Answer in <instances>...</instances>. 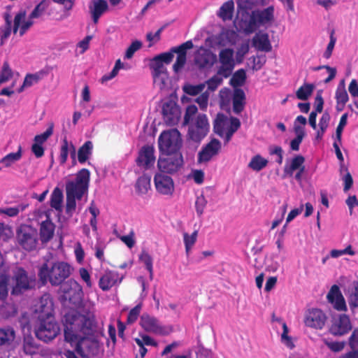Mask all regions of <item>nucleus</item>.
<instances>
[{"label":"nucleus","instance_id":"24","mask_svg":"<svg viewBox=\"0 0 358 358\" xmlns=\"http://www.w3.org/2000/svg\"><path fill=\"white\" fill-rule=\"evenodd\" d=\"M217 61V56L208 50L203 49L195 57V63L200 69L212 66Z\"/></svg>","mask_w":358,"mask_h":358},{"label":"nucleus","instance_id":"30","mask_svg":"<svg viewBox=\"0 0 358 358\" xmlns=\"http://www.w3.org/2000/svg\"><path fill=\"white\" fill-rule=\"evenodd\" d=\"M254 46L258 50L264 52H270L272 49L268 35L267 34H257L252 40Z\"/></svg>","mask_w":358,"mask_h":358},{"label":"nucleus","instance_id":"18","mask_svg":"<svg viewBox=\"0 0 358 358\" xmlns=\"http://www.w3.org/2000/svg\"><path fill=\"white\" fill-rule=\"evenodd\" d=\"M155 185L157 191L163 195H172L174 192V183L173 179L162 173L155 174L154 178Z\"/></svg>","mask_w":358,"mask_h":358},{"label":"nucleus","instance_id":"60","mask_svg":"<svg viewBox=\"0 0 358 358\" xmlns=\"http://www.w3.org/2000/svg\"><path fill=\"white\" fill-rule=\"evenodd\" d=\"M197 110V107L195 105L188 106L184 116V124H189L190 121L193 120V117L196 115Z\"/></svg>","mask_w":358,"mask_h":358},{"label":"nucleus","instance_id":"46","mask_svg":"<svg viewBox=\"0 0 358 358\" xmlns=\"http://www.w3.org/2000/svg\"><path fill=\"white\" fill-rule=\"evenodd\" d=\"M198 236V231L195 230L191 235L183 233V241L185 246L186 253L188 254L193 245L195 244Z\"/></svg>","mask_w":358,"mask_h":358},{"label":"nucleus","instance_id":"13","mask_svg":"<svg viewBox=\"0 0 358 358\" xmlns=\"http://www.w3.org/2000/svg\"><path fill=\"white\" fill-rule=\"evenodd\" d=\"M162 113L163 120L167 125H175L179 122L181 112L176 101L166 100L162 104Z\"/></svg>","mask_w":358,"mask_h":358},{"label":"nucleus","instance_id":"34","mask_svg":"<svg viewBox=\"0 0 358 358\" xmlns=\"http://www.w3.org/2000/svg\"><path fill=\"white\" fill-rule=\"evenodd\" d=\"M63 192L59 187H55L50 196V206L61 213L62 211Z\"/></svg>","mask_w":358,"mask_h":358},{"label":"nucleus","instance_id":"62","mask_svg":"<svg viewBox=\"0 0 358 358\" xmlns=\"http://www.w3.org/2000/svg\"><path fill=\"white\" fill-rule=\"evenodd\" d=\"M13 76L12 71L9 67L7 62L3 65L2 71L0 73V83H3L8 81Z\"/></svg>","mask_w":358,"mask_h":358},{"label":"nucleus","instance_id":"64","mask_svg":"<svg viewBox=\"0 0 358 358\" xmlns=\"http://www.w3.org/2000/svg\"><path fill=\"white\" fill-rule=\"evenodd\" d=\"M348 343L352 350H358V327L352 331L349 338Z\"/></svg>","mask_w":358,"mask_h":358},{"label":"nucleus","instance_id":"19","mask_svg":"<svg viewBox=\"0 0 358 358\" xmlns=\"http://www.w3.org/2000/svg\"><path fill=\"white\" fill-rule=\"evenodd\" d=\"M352 327L349 317L343 314L340 315L338 318L334 320L329 331L334 336H343L348 334Z\"/></svg>","mask_w":358,"mask_h":358},{"label":"nucleus","instance_id":"8","mask_svg":"<svg viewBox=\"0 0 358 358\" xmlns=\"http://www.w3.org/2000/svg\"><path fill=\"white\" fill-rule=\"evenodd\" d=\"M158 145L162 154L180 152L182 145L180 132L176 129L163 131L159 137Z\"/></svg>","mask_w":358,"mask_h":358},{"label":"nucleus","instance_id":"45","mask_svg":"<svg viewBox=\"0 0 358 358\" xmlns=\"http://www.w3.org/2000/svg\"><path fill=\"white\" fill-rule=\"evenodd\" d=\"M336 99L338 104H342L343 106H345L349 99L348 94L344 87L343 80L341 81V85L336 89Z\"/></svg>","mask_w":358,"mask_h":358},{"label":"nucleus","instance_id":"5","mask_svg":"<svg viewBox=\"0 0 358 358\" xmlns=\"http://www.w3.org/2000/svg\"><path fill=\"white\" fill-rule=\"evenodd\" d=\"M274 18V8L271 6L264 10H256L251 12L250 17L243 21L238 31L250 34L256 31L259 25L271 22Z\"/></svg>","mask_w":358,"mask_h":358},{"label":"nucleus","instance_id":"40","mask_svg":"<svg viewBox=\"0 0 358 358\" xmlns=\"http://www.w3.org/2000/svg\"><path fill=\"white\" fill-rule=\"evenodd\" d=\"M234 8V1L232 0H229L222 4L219 10L217 15L223 20H231Z\"/></svg>","mask_w":358,"mask_h":358},{"label":"nucleus","instance_id":"7","mask_svg":"<svg viewBox=\"0 0 358 358\" xmlns=\"http://www.w3.org/2000/svg\"><path fill=\"white\" fill-rule=\"evenodd\" d=\"M90 180V172L87 169H82L76 175L73 180L66 183V193L72 194L81 200L85 194L88 192Z\"/></svg>","mask_w":358,"mask_h":358},{"label":"nucleus","instance_id":"57","mask_svg":"<svg viewBox=\"0 0 358 358\" xmlns=\"http://www.w3.org/2000/svg\"><path fill=\"white\" fill-rule=\"evenodd\" d=\"M329 38V43L327 45V49L323 54V57L326 59H329L331 57L336 42V38L334 36V31H331Z\"/></svg>","mask_w":358,"mask_h":358},{"label":"nucleus","instance_id":"23","mask_svg":"<svg viewBox=\"0 0 358 358\" xmlns=\"http://www.w3.org/2000/svg\"><path fill=\"white\" fill-rule=\"evenodd\" d=\"M26 17V12L20 11L19 12L14 18V26H13V33L16 34L18 29L20 28V36H22L33 25L34 18H29L27 20H25Z\"/></svg>","mask_w":358,"mask_h":358},{"label":"nucleus","instance_id":"42","mask_svg":"<svg viewBox=\"0 0 358 358\" xmlns=\"http://www.w3.org/2000/svg\"><path fill=\"white\" fill-rule=\"evenodd\" d=\"M330 120V115L328 113L325 112L322 114L319 122L320 129L317 131L315 141H320L322 139L323 136L329 126Z\"/></svg>","mask_w":358,"mask_h":358},{"label":"nucleus","instance_id":"37","mask_svg":"<svg viewBox=\"0 0 358 358\" xmlns=\"http://www.w3.org/2000/svg\"><path fill=\"white\" fill-rule=\"evenodd\" d=\"M93 144L92 141H86L79 149L78 152V159L80 164L85 163L92 155Z\"/></svg>","mask_w":358,"mask_h":358},{"label":"nucleus","instance_id":"22","mask_svg":"<svg viewBox=\"0 0 358 358\" xmlns=\"http://www.w3.org/2000/svg\"><path fill=\"white\" fill-rule=\"evenodd\" d=\"M221 149V143L217 139H213L199 153V162H208L210 159L218 154Z\"/></svg>","mask_w":358,"mask_h":358},{"label":"nucleus","instance_id":"29","mask_svg":"<svg viewBox=\"0 0 358 358\" xmlns=\"http://www.w3.org/2000/svg\"><path fill=\"white\" fill-rule=\"evenodd\" d=\"M117 274L113 271H106L99 279V285L103 291L109 290L115 285L117 280Z\"/></svg>","mask_w":358,"mask_h":358},{"label":"nucleus","instance_id":"54","mask_svg":"<svg viewBox=\"0 0 358 358\" xmlns=\"http://www.w3.org/2000/svg\"><path fill=\"white\" fill-rule=\"evenodd\" d=\"M282 333L281 334L282 342L288 348H293L294 345L292 341V338L288 336L289 329L285 322H282Z\"/></svg>","mask_w":358,"mask_h":358},{"label":"nucleus","instance_id":"16","mask_svg":"<svg viewBox=\"0 0 358 358\" xmlns=\"http://www.w3.org/2000/svg\"><path fill=\"white\" fill-rule=\"evenodd\" d=\"M61 289L64 293L65 299L76 303L81 299L82 288L80 285L73 279H70L63 283Z\"/></svg>","mask_w":358,"mask_h":358},{"label":"nucleus","instance_id":"43","mask_svg":"<svg viewBox=\"0 0 358 358\" xmlns=\"http://www.w3.org/2000/svg\"><path fill=\"white\" fill-rule=\"evenodd\" d=\"M152 76L153 78L154 85L160 90H162L167 87V83L169 80L168 71L159 73H153Z\"/></svg>","mask_w":358,"mask_h":358},{"label":"nucleus","instance_id":"50","mask_svg":"<svg viewBox=\"0 0 358 358\" xmlns=\"http://www.w3.org/2000/svg\"><path fill=\"white\" fill-rule=\"evenodd\" d=\"M352 289L350 294L348 302L351 308L358 307V281H353L352 283Z\"/></svg>","mask_w":358,"mask_h":358},{"label":"nucleus","instance_id":"17","mask_svg":"<svg viewBox=\"0 0 358 358\" xmlns=\"http://www.w3.org/2000/svg\"><path fill=\"white\" fill-rule=\"evenodd\" d=\"M327 317L320 309L314 308L306 312L304 318L306 326L321 329L324 326Z\"/></svg>","mask_w":358,"mask_h":358},{"label":"nucleus","instance_id":"27","mask_svg":"<svg viewBox=\"0 0 358 358\" xmlns=\"http://www.w3.org/2000/svg\"><path fill=\"white\" fill-rule=\"evenodd\" d=\"M108 3L105 0H92L89 6L93 22L96 24L99 17L108 9Z\"/></svg>","mask_w":358,"mask_h":358},{"label":"nucleus","instance_id":"36","mask_svg":"<svg viewBox=\"0 0 358 358\" xmlns=\"http://www.w3.org/2000/svg\"><path fill=\"white\" fill-rule=\"evenodd\" d=\"M246 72L243 69L237 70L229 80V84L234 88H240L246 81Z\"/></svg>","mask_w":358,"mask_h":358},{"label":"nucleus","instance_id":"59","mask_svg":"<svg viewBox=\"0 0 358 358\" xmlns=\"http://www.w3.org/2000/svg\"><path fill=\"white\" fill-rule=\"evenodd\" d=\"M52 132L53 124H51L44 133L40 135H36L34 137L35 143H39L40 145H42L52 134Z\"/></svg>","mask_w":358,"mask_h":358},{"label":"nucleus","instance_id":"61","mask_svg":"<svg viewBox=\"0 0 358 358\" xmlns=\"http://www.w3.org/2000/svg\"><path fill=\"white\" fill-rule=\"evenodd\" d=\"M142 46V43L139 41H135L131 43L129 47L127 49L125 52V58L131 59L134 54Z\"/></svg>","mask_w":358,"mask_h":358},{"label":"nucleus","instance_id":"15","mask_svg":"<svg viewBox=\"0 0 358 358\" xmlns=\"http://www.w3.org/2000/svg\"><path fill=\"white\" fill-rule=\"evenodd\" d=\"M237 4V17L235 21L236 29H238L243 21L250 17V11L252 8L262 3L264 0H236Z\"/></svg>","mask_w":358,"mask_h":358},{"label":"nucleus","instance_id":"35","mask_svg":"<svg viewBox=\"0 0 358 358\" xmlns=\"http://www.w3.org/2000/svg\"><path fill=\"white\" fill-rule=\"evenodd\" d=\"M150 176L143 175L139 177L136 182L135 187L138 194H145L150 189Z\"/></svg>","mask_w":358,"mask_h":358},{"label":"nucleus","instance_id":"63","mask_svg":"<svg viewBox=\"0 0 358 358\" xmlns=\"http://www.w3.org/2000/svg\"><path fill=\"white\" fill-rule=\"evenodd\" d=\"M141 310V304L139 303L134 307L129 313L127 316V323H134L139 316Z\"/></svg>","mask_w":358,"mask_h":358},{"label":"nucleus","instance_id":"31","mask_svg":"<svg viewBox=\"0 0 358 358\" xmlns=\"http://www.w3.org/2000/svg\"><path fill=\"white\" fill-rule=\"evenodd\" d=\"M228 127L229 120L227 117L224 115L219 113L214 121L213 130L215 133L220 137H224Z\"/></svg>","mask_w":358,"mask_h":358},{"label":"nucleus","instance_id":"53","mask_svg":"<svg viewBox=\"0 0 358 358\" xmlns=\"http://www.w3.org/2000/svg\"><path fill=\"white\" fill-rule=\"evenodd\" d=\"M223 78L220 74L217 73L206 81L208 88L210 91H215L219 85H220L223 81Z\"/></svg>","mask_w":358,"mask_h":358},{"label":"nucleus","instance_id":"6","mask_svg":"<svg viewBox=\"0 0 358 358\" xmlns=\"http://www.w3.org/2000/svg\"><path fill=\"white\" fill-rule=\"evenodd\" d=\"M10 281L12 282L10 290L12 296H20L34 289L36 286L35 276H29L27 272L22 267H17L13 271Z\"/></svg>","mask_w":358,"mask_h":358},{"label":"nucleus","instance_id":"55","mask_svg":"<svg viewBox=\"0 0 358 358\" xmlns=\"http://www.w3.org/2000/svg\"><path fill=\"white\" fill-rule=\"evenodd\" d=\"M348 113H344L338 125L337 126L336 130V139L339 143L341 142V136H342V132L345 127V126L347 124V120H348Z\"/></svg>","mask_w":358,"mask_h":358},{"label":"nucleus","instance_id":"26","mask_svg":"<svg viewBox=\"0 0 358 358\" xmlns=\"http://www.w3.org/2000/svg\"><path fill=\"white\" fill-rule=\"evenodd\" d=\"M69 153H70L73 162H76V148L72 143H69L65 137L62 141L59 157L61 164H64L66 162Z\"/></svg>","mask_w":358,"mask_h":358},{"label":"nucleus","instance_id":"51","mask_svg":"<svg viewBox=\"0 0 358 358\" xmlns=\"http://www.w3.org/2000/svg\"><path fill=\"white\" fill-rule=\"evenodd\" d=\"M66 213L71 217L74 213L76 208V200L77 197L72 194H69L66 193Z\"/></svg>","mask_w":358,"mask_h":358},{"label":"nucleus","instance_id":"1","mask_svg":"<svg viewBox=\"0 0 358 358\" xmlns=\"http://www.w3.org/2000/svg\"><path fill=\"white\" fill-rule=\"evenodd\" d=\"M65 341L75 344L78 352L91 346L97 347L98 343L91 340L96 327L94 315L91 312L81 314L77 310H69L63 319Z\"/></svg>","mask_w":358,"mask_h":358},{"label":"nucleus","instance_id":"44","mask_svg":"<svg viewBox=\"0 0 358 358\" xmlns=\"http://www.w3.org/2000/svg\"><path fill=\"white\" fill-rule=\"evenodd\" d=\"M268 161L263 158L261 155H257L254 156L250 163L248 167L255 171H259L267 166Z\"/></svg>","mask_w":358,"mask_h":358},{"label":"nucleus","instance_id":"41","mask_svg":"<svg viewBox=\"0 0 358 358\" xmlns=\"http://www.w3.org/2000/svg\"><path fill=\"white\" fill-rule=\"evenodd\" d=\"M22 157V148L20 146L16 152H10L0 159V164L6 168L10 167Z\"/></svg>","mask_w":358,"mask_h":358},{"label":"nucleus","instance_id":"4","mask_svg":"<svg viewBox=\"0 0 358 358\" xmlns=\"http://www.w3.org/2000/svg\"><path fill=\"white\" fill-rule=\"evenodd\" d=\"M50 306L47 307L48 302L45 305L41 304L40 311L46 316L39 317V323L35 329L36 336L41 341L48 343L57 337L60 331L57 322H55L52 311V303L49 301Z\"/></svg>","mask_w":358,"mask_h":358},{"label":"nucleus","instance_id":"38","mask_svg":"<svg viewBox=\"0 0 358 358\" xmlns=\"http://www.w3.org/2000/svg\"><path fill=\"white\" fill-rule=\"evenodd\" d=\"M10 282V277L8 275H0V301L1 303H3L7 299Z\"/></svg>","mask_w":358,"mask_h":358},{"label":"nucleus","instance_id":"3","mask_svg":"<svg viewBox=\"0 0 358 358\" xmlns=\"http://www.w3.org/2000/svg\"><path fill=\"white\" fill-rule=\"evenodd\" d=\"M38 275L43 285L49 281L52 286H58L70 276L71 266L64 262L47 261L40 267Z\"/></svg>","mask_w":358,"mask_h":358},{"label":"nucleus","instance_id":"56","mask_svg":"<svg viewBox=\"0 0 358 358\" xmlns=\"http://www.w3.org/2000/svg\"><path fill=\"white\" fill-rule=\"evenodd\" d=\"M206 204L207 200L203 194L197 196L195 202V208L199 216H201L203 213Z\"/></svg>","mask_w":358,"mask_h":358},{"label":"nucleus","instance_id":"39","mask_svg":"<svg viewBox=\"0 0 358 358\" xmlns=\"http://www.w3.org/2000/svg\"><path fill=\"white\" fill-rule=\"evenodd\" d=\"M315 85L312 83H304L296 92V96L298 99L306 101L312 95Z\"/></svg>","mask_w":358,"mask_h":358},{"label":"nucleus","instance_id":"47","mask_svg":"<svg viewBox=\"0 0 358 358\" xmlns=\"http://www.w3.org/2000/svg\"><path fill=\"white\" fill-rule=\"evenodd\" d=\"M50 1L48 0L41 1L29 15V18H38L41 17L45 10L48 8Z\"/></svg>","mask_w":358,"mask_h":358},{"label":"nucleus","instance_id":"2","mask_svg":"<svg viewBox=\"0 0 358 358\" xmlns=\"http://www.w3.org/2000/svg\"><path fill=\"white\" fill-rule=\"evenodd\" d=\"M193 48L192 41H187L181 45L172 48L169 52L159 54L153 57L149 64L152 74L167 71L164 64H169L173 59L174 54H177L176 61L173 65V70L178 73L185 66L187 61V51Z\"/></svg>","mask_w":358,"mask_h":358},{"label":"nucleus","instance_id":"10","mask_svg":"<svg viewBox=\"0 0 358 358\" xmlns=\"http://www.w3.org/2000/svg\"><path fill=\"white\" fill-rule=\"evenodd\" d=\"M209 123L205 114H199L194 122H192L188 129L189 139L195 143H199L209 131Z\"/></svg>","mask_w":358,"mask_h":358},{"label":"nucleus","instance_id":"9","mask_svg":"<svg viewBox=\"0 0 358 358\" xmlns=\"http://www.w3.org/2000/svg\"><path fill=\"white\" fill-rule=\"evenodd\" d=\"M165 156L159 157L157 166L160 171L169 174L178 172L184 164L183 157L180 152L164 154Z\"/></svg>","mask_w":358,"mask_h":358},{"label":"nucleus","instance_id":"21","mask_svg":"<svg viewBox=\"0 0 358 358\" xmlns=\"http://www.w3.org/2000/svg\"><path fill=\"white\" fill-rule=\"evenodd\" d=\"M327 299L336 310L338 311L347 310L345 299L338 285H334L331 287L327 294Z\"/></svg>","mask_w":358,"mask_h":358},{"label":"nucleus","instance_id":"20","mask_svg":"<svg viewBox=\"0 0 358 358\" xmlns=\"http://www.w3.org/2000/svg\"><path fill=\"white\" fill-rule=\"evenodd\" d=\"M155 149L152 146L145 145L138 152L136 162L138 166L145 169L151 168L155 162Z\"/></svg>","mask_w":358,"mask_h":358},{"label":"nucleus","instance_id":"11","mask_svg":"<svg viewBox=\"0 0 358 358\" xmlns=\"http://www.w3.org/2000/svg\"><path fill=\"white\" fill-rule=\"evenodd\" d=\"M140 324L148 333L164 336L171 331V328L162 326L158 319L147 313L141 316Z\"/></svg>","mask_w":358,"mask_h":358},{"label":"nucleus","instance_id":"49","mask_svg":"<svg viewBox=\"0 0 358 358\" xmlns=\"http://www.w3.org/2000/svg\"><path fill=\"white\" fill-rule=\"evenodd\" d=\"M24 350L26 354L33 355L38 349V345L31 336H27L24 339Z\"/></svg>","mask_w":358,"mask_h":358},{"label":"nucleus","instance_id":"28","mask_svg":"<svg viewBox=\"0 0 358 358\" xmlns=\"http://www.w3.org/2000/svg\"><path fill=\"white\" fill-rule=\"evenodd\" d=\"M245 94L244 91L241 88L234 90L232 98L233 110L236 114L241 113L245 104Z\"/></svg>","mask_w":358,"mask_h":358},{"label":"nucleus","instance_id":"48","mask_svg":"<svg viewBox=\"0 0 358 358\" xmlns=\"http://www.w3.org/2000/svg\"><path fill=\"white\" fill-rule=\"evenodd\" d=\"M139 259L144 263L146 269L150 273V278L152 279L153 275L152 258L145 250H143L139 255Z\"/></svg>","mask_w":358,"mask_h":358},{"label":"nucleus","instance_id":"33","mask_svg":"<svg viewBox=\"0 0 358 358\" xmlns=\"http://www.w3.org/2000/svg\"><path fill=\"white\" fill-rule=\"evenodd\" d=\"M305 158L302 155H296L292 159L289 165L286 164L285 166L284 173L292 176L294 171L301 169V167H305L303 166Z\"/></svg>","mask_w":358,"mask_h":358},{"label":"nucleus","instance_id":"25","mask_svg":"<svg viewBox=\"0 0 358 358\" xmlns=\"http://www.w3.org/2000/svg\"><path fill=\"white\" fill-rule=\"evenodd\" d=\"M55 229V224L48 217L40 225V239L43 243L49 242L53 237Z\"/></svg>","mask_w":358,"mask_h":358},{"label":"nucleus","instance_id":"12","mask_svg":"<svg viewBox=\"0 0 358 358\" xmlns=\"http://www.w3.org/2000/svg\"><path fill=\"white\" fill-rule=\"evenodd\" d=\"M17 241L27 251L35 250L38 241L37 231L30 227H22L17 232Z\"/></svg>","mask_w":358,"mask_h":358},{"label":"nucleus","instance_id":"14","mask_svg":"<svg viewBox=\"0 0 358 358\" xmlns=\"http://www.w3.org/2000/svg\"><path fill=\"white\" fill-rule=\"evenodd\" d=\"M219 62L221 66L218 68V74L224 78L229 77L235 66L234 60V50L231 48H225L219 53Z\"/></svg>","mask_w":358,"mask_h":358},{"label":"nucleus","instance_id":"32","mask_svg":"<svg viewBox=\"0 0 358 358\" xmlns=\"http://www.w3.org/2000/svg\"><path fill=\"white\" fill-rule=\"evenodd\" d=\"M15 332L11 327L0 328V346H9L14 341Z\"/></svg>","mask_w":358,"mask_h":358},{"label":"nucleus","instance_id":"52","mask_svg":"<svg viewBox=\"0 0 358 358\" xmlns=\"http://www.w3.org/2000/svg\"><path fill=\"white\" fill-rule=\"evenodd\" d=\"M206 85L204 83H201L199 85H186L183 87L184 92L191 96H196L200 94L205 88Z\"/></svg>","mask_w":358,"mask_h":358},{"label":"nucleus","instance_id":"58","mask_svg":"<svg viewBox=\"0 0 358 358\" xmlns=\"http://www.w3.org/2000/svg\"><path fill=\"white\" fill-rule=\"evenodd\" d=\"M39 80V76L36 74H29L24 78L23 85L18 89L19 93L22 92L25 87H30L34 83H37Z\"/></svg>","mask_w":358,"mask_h":358}]
</instances>
